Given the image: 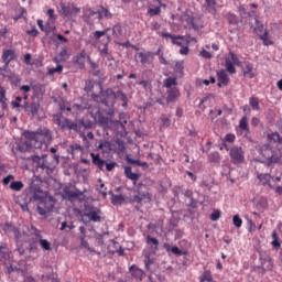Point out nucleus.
<instances>
[{
	"instance_id": "nucleus-5",
	"label": "nucleus",
	"mask_w": 282,
	"mask_h": 282,
	"mask_svg": "<svg viewBox=\"0 0 282 282\" xmlns=\"http://www.w3.org/2000/svg\"><path fill=\"white\" fill-rule=\"evenodd\" d=\"M59 110L63 113H67V116H74V118H78L85 109H87V106L80 105V104H70L68 101H63L58 105Z\"/></svg>"
},
{
	"instance_id": "nucleus-13",
	"label": "nucleus",
	"mask_w": 282,
	"mask_h": 282,
	"mask_svg": "<svg viewBox=\"0 0 282 282\" xmlns=\"http://www.w3.org/2000/svg\"><path fill=\"white\" fill-rule=\"evenodd\" d=\"M22 109H24L25 113H28V116H39V109H41V105L36 104V102H28L24 101V105L22 106Z\"/></svg>"
},
{
	"instance_id": "nucleus-16",
	"label": "nucleus",
	"mask_w": 282,
	"mask_h": 282,
	"mask_svg": "<svg viewBox=\"0 0 282 282\" xmlns=\"http://www.w3.org/2000/svg\"><path fill=\"white\" fill-rule=\"evenodd\" d=\"M84 91L87 94L91 93V96H94V91L95 94H100V91H102V84L88 80L86 82Z\"/></svg>"
},
{
	"instance_id": "nucleus-31",
	"label": "nucleus",
	"mask_w": 282,
	"mask_h": 282,
	"mask_svg": "<svg viewBox=\"0 0 282 282\" xmlns=\"http://www.w3.org/2000/svg\"><path fill=\"white\" fill-rule=\"evenodd\" d=\"M249 105L253 111H261V106L259 105L258 97H251L249 98Z\"/></svg>"
},
{
	"instance_id": "nucleus-17",
	"label": "nucleus",
	"mask_w": 282,
	"mask_h": 282,
	"mask_svg": "<svg viewBox=\"0 0 282 282\" xmlns=\"http://www.w3.org/2000/svg\"><path fill=\"white\" fill-rule=\"evenodd\" d=\"M181 94H180V88L177 87H173L167 89L166 91V102H176L177 98H180Z\"/></svg>"
},
{
	"instance_id": "nucleus-30",
	"label": "nucleus",
	"mask_w": 282,
	"mask_h": 282,
	"mask_svg": "<svg viewBox=\"0 0 282 282\" xmlns=\"http://www.w3.org/2000/svg\"><path fill=\"white\" fill-rule=\"evenodd\" d=\"M4 230H8L9 232H12L15 237V239H20L21 238V231H19V228L13 227L10 224H6L4 225Z\"/></svg>"
},
{
	"instance_id": "nucleus-6",
	"label": "nucleus",
	"mask_w": 282,
	"mask_h": 282,
	"mask_svg": "<svg viewBox=\"0 0 282 282\" xmlns=\"http://www.w3.org/2000/svg\"><path fill=\"white\" fill-rule=\"evenodd\" d=\"M143 188H147V185L142 183L137 186V195L130 198L131 204H149L151 202V194Z\"/></svg>"
},
{
	"instance_id": "nucleus-41",
	"label": "nucleus",
	"mask_w": 282,
	"mask_h": 282,
	"mask_svg": "<svg viewBox=\"0 0 282 282\" xmlns=\"http://www.w3.org/2000/svg\"><path fill=\"white\" fill-rule=\"evenodd\" d=\"M209 162L217 164L221 160V155H219V152H213L208 155Z\"/></svg>"
},
{
	"instance_id": "nucleus-12",
	"label": "nucleus",
	"mask_w": 282,
	"mask_h": 282,
	"mask_svg": "<svg viewBox=\"0 0 282 282\" xmlns=\"http://www.w3.org/2000/svg\"><path fill=\"white\" fill-rule=\"evenodd\" d=\"M84 215L95 224H100L102 221V217L100 216L102 215V212L98 207H90Z\"/></svg>"
},
{
	"instance_id": "nucleus-7",
	"label": "nucleus",
	"mask_w": 282,
	"mask_h": 282,
	"mask_svg": "<svg viewBox=\"0 0 282 282\" xmlns=\"http://www.w3.org/2000/svg\"><path fill=\"white\" fill-rule=\"evenodd\" d=\"M229 158L232 164H243L246 162V151L239 145H234L229 150Z\"/></svg>"
},
{
	"instance_id": "nucleus-61",
	"label": "nucleus",
	"mask_w": 282,
	"mask_h": 282,
	"mask_svg": "<svg viewBox=\"0 0 282 282\" xmlns=\"http://www.w3.org/2000/svg\"><path fill=\"white\" fill-rule=\"evenodd\" d=\"M72 153H76L77 151H83V147L78 143L72 144L69 147Z\"/></svg>"
},
{
	"instance_id": "nucleus-55",
	"label": "nucleus",
	"mask_w": 282,
	"mask_h": 282,
	"mask_svg": "<svg viewBox=\"0 0 282 282\" xmlns=\"http://www.w3.org/2000/svg\"><path fill=\"white\" fill-rule=\"evenodd\" d=\"M129 163H130V164H135L137 166H145V167H149V163L142 162V161H140V160L130 159V160H129Z\"/></svg>"
},
{
	"instance_id": "nucleus-10",
	"label": "nucleus",
	"mask_w": 282,
	"mask_h": 282,
	"mask_svg": "<svg viewBox=\"0 0 282 282\" xmlns=\"http://www.w3.org/2000/svg\"><path fill=\"white\" fill-rule=\"evenodd\" d=\"M134 58L137 63H141V65H151L153 61H155V53L151 51L138 52Z\"/></svg>"
},
{
	"instance_id": "nucleus-19",
	"label": "nucleus",
	"mask_w": 282,
	"mask_h": 282,
	"mask_svg": "<svg viewBox=\"0 0 282 282\" xmlns=\"http://www.w3.org/2000/svg\"><path fill=\"white\" fill-rule=\"evenodd\" d=\"M124 175L128 180H131L133 182V186H135V184H138V181L140 180V174L133 173V171L129 166L124 169Z\"/></svg>"
},
{
	"instance_id": "nucleus-8",
	"label": "nucleus",
	"mask_w": 282,
	"mask_h": 282,
	"mask_svg": "<svg viewBox=\"0 0 282 282\" xmlns=\"http://www.w3.org/2000/svg\"><path fill=\"white\" fill-rule=\"evenodd\" d=\"M0 262L7 265L8 272H12V251L7 243L0 245Z\"/></svg>"
},
{
	"instance_id": "nucleus-56",
	"label": "nucleus",
	"mask_w": 282,
	"mask_h": 282,
	"mask_svg": "<svg viewBox=\"0 0 282 282\" xmlns=\"http://www.w3.org/2000/svg\"><path fill=\"white\" fill-rule=\"evenodd\" d=\"M98 14H104L106 19H111L112 14L109 12V9L102 7L100 11H98Z\"/></svg>"
},
{
	"instance_id": "nucleus-34",
	"label": "nucleus",
	"mask_w": 282,
	"mask_h": 282,
	"mask_svg": "<svg viewBox=\"0 0 282 282\" xmlns=\"http://www.w3.org/2000/svg\"><path fill=\"white\" fill-rule=\"evenodd\" d=\"M36 237H39L40 239V246L42 248V250H52V243H50V241L42 239L41 235L36 234Z\"/></svg>"
},
{
	"instance_id": "nucleus-57",
	"label": "nucleus",
	"mask_w": 282,
	"mask_h": 282,
	"mask_svg": "<svg viewBox=\"0 0 282 282\" xmlns=\"http://www.w3.org/2000/svg\"><path fill=\"white\" fill-rule=\"evenodd\" d=\"M235 140H237V137H235V134L232 133H228L225 135L224 142H228L229 144H232Z\"/></svg>"
},
{
	"instance_id": "nucleus-11",
	"label": "nucleus",
	"mask_w": 282,
	"mask_h": 282,
	"mask_svg": "<svg viewBox=\"0 0 282 282\" xmlns=\"http://www.w3.org/2000/svg\"><path fill=\"white\" fill-rule=\"evenodd\" d=\"M36 209L39 215L45 217L47 213H52V210L54 209V202L46 197L41 204L37 205Z\"/></svg>"
},
{
	"instance_id": "nucleus-58",
	"label": "nucleus",
	"mask_w": 282,
	"mask_h": 282,
	"mask_svg": "<svg viewBox=\"0 0 282 282\" xmlns=\"http://www.w3.org/2000/svg\"><path fill=\"white\" fill-rule=\"evenodd\" d=\"M59 61H67V58H69V54L67 53L66 48H63L59 54Z\"/></svg>"
},
{
	"instance_id": "nucleus-63",
	"label": "nucleus",
	"mask_w": 282,
	"mask_h": 282,
	"mask_svg": "<svg viewBox=\"0 0 282 282\" xmlns=\"http://www.w3.org/2000/svg\"><path fill=\"white\" fill-rule=\"evenodd\" d=\"M117 98H119V100H121L122 102H127V94L122 93V90H119L117 94H116Z\"/></svg>"
},
{
	"instance_id": "nucleus-50",
	"label": "nucleus",
	"mask_w": 282,
	"mask_h": 282,
	"mask_svg": "<svg viewBox=\"0 0 282 282\" xmlns=\"http://www.w3.org/2000/svg\"><path fill=\"white\" fill-rule=\"evenodd\" d=\"M110 42H111V37L108 35L107 36V43L104 45V48L100 50V56L101 57L106 56L107 54H109V45H108V43H110Z\"/></svg>"
},
{
	"instance_id": "nucleus-4",
	"label": "nucleus",
	"mask_w": 282,
	"mask_h": 282,
	"mask_svg": "<svg viewBox=\"0 0 282 282\" xmlns=\"http://www.w3.org/2000/svg\"><path fill=\"white\" fill-rule=\"evenodd\" d=\"M116 98H118L116 91H113V89L111 88H108L106 90H102L101 88V91L93 93L94 102H101V105H105L106 107H115Z\"/></svg>"
},
{
	"instance_id": "nucleus-27",
	"label": "nucleus",
	"mask_w": 282,
	"mask_h": 282,
	"mask_svg": "<svg viewBox=\"0 0 282 282\" xmlns=\"http://www.w3.org/2000/svg\"><path fill=\"white\" fill-rule=\"evenodd\" d=\"M163 87L166 89H173V87H177V78L175 77H167L163 82Z\"/></svg>"
},
{
	"instance_id": "nucleus-23",
	"label": "nucleus",
	"mask_w": 282,
	"mask_h": 282,
	"mask_svg": "<svg viewBox=\"0 0 282 282\" xmlns=\"http://www.w3.org/2000/svg\"><path fill=\"white\" fill-rule=\"evenodd\" d=\"M130 273L134 279H139V281H142V276H144V271L135 264L130 267Z\"/></svg>"
},
{
	"instance_id": "nucleus-1",
	"label": "nucleus",
	"mask_w": 282,
	"mask_h": 282,
	"mask_svg": "<svg viewBox=\"0 0 282 282\" xmlns=\"http://www.w3.org/2000/svg\"><path fill=\"white\" fill-rule=\"evenodd\" d=\"M24 143H18L12 152L19 151L25 153L28 149H39L40 151H47L50 144H52V131L48 128L41 127L36 131H25Z\"/></svg>"
},
{
	"instance_id": "nucleus-48",
	"label": "nucleus",
	"mask_w": 282,
	"mask_h": 282,
	"mask_svg": "<svg viewBox=\"0 0 282 282\" xmlns=\"http://www.w3.org/2000/svg\"><path fill=\"white\" fill-rule=\"evenodd\" d=\"M219 219H221V210L215 209V210L210 214V220H212V221H219Z\"/></svg>"
},
{
	"instance_id": "nucleus-43",
	"label": "nucleus",
	"mask_w": 282,
	"mask_h": 282,
	"mask_svg": "<svg viewBox=\"0 0 282 282\" xmlns=\"http://www.w3.org/2000/svg\"><path fill=\"white\" fill-rule=\"evenodd\" d=\"M268 31H264L262 35L259 36L260 41H262L263 45H273V42L270 40Z\"/></svg>"
},
{
	"instance_id": "nucleus-20",
	"label": "nucleus",
	"mask_w": 282,
	"mask_h": 282,
	"mask_svg": "<svg viewBox=\"0 0 282 282\" xmlns=\"http://www.w3.org/2000/svg\"><path fill=\"white\" fill-rule=\"evenodd\" d=\"M112 34L116 39H124L127 36V32H124L121 24H115L112 26Z\"/></svg>"
},
{
	"instance_id": "nucleus-59",
	"label": "nucleus",
	"mask_w": 282,
	"mask_h": 282,
	"mask_svg": "<svg viewBox=\"0 0 282 282\" xmlns=\"http://www.w3.org/2000/svg\"><path fill=\"white\" fill-rule=\"evenodd\" d=\"M46 14L52 23L56 22V14H54V9H48Z\"/></svg>"
},
{
	"instance_id": "nucleus-29",
	"label": "nucleus",
	"mask_w": 282,
	"mask_h": 282,
	"mask_svg": "<svg viewBox=\"0 0 282 282\" xmlns=\"http://www.w3.org/2000/svg\"><path fill=\"white\" fill-rule=\"evenodd\" d=\"M59 14L63 17H73L72 7L65 6V3H59Z\"/></svg>"
},
{
	"instance_id": "nucleus-52",
	"label": "nucleus",
	"mask_w": 282,
	"mask_h": 282,
	"mask_svg": "<svg viewBox=\"0 0 282 282\" xmlns=\"http://www.w3.org/2000/svg\"><path fill=\"white\" fill-rule=\"evenodd\" d=\"M107 32H109V29H105L104 31H95L94 37L96 41H99V39H102V36L107 35Z\"/></svg>"
},
{
	"instance_id": "nucleus-36",
	"label": "nucleus",
	"mask_w": 282,
	"mask_h": 282,
	"mask_svg": "<svg viewBox=\"0 0 282 282\" xmlns=\"http://www.w3.org/2000/svg\"><path fill=\"white\" fill-rule=\"evenodd\" d=\"M111 203L116 206V205H120L122 206V204H124V196L122 194L120 195H112L111 197Z\"/></svg>"
},
{
	"instance_id": "nucleus-33",
	"label": "nucleus",
	"mask_w": 282,
	"mask_h": 282,
	"mask_svg": "<svg viewBox=\"0 0 282 282\" xmlns=\"http://www.w3.org/2000/svg\"><path fill=\"white\" fill-rule=\"evenodd\" d=\"M199 282H213V273L208 270L204 271L202 275L198 278Z\"/></svg>"
},
{
	"instance_id": "nucleus-45",
	"label": "nucleus",
	"mask_w": 282,
	"mask_h": 282,
	"mask_svg": "<svg viewBox=\"0 0 282 282\" xmlns=\"http://www.w3.org/2000/svg\"><path fill=\"white\" fill-rule=\"evenodd\" d=\"M46 197H47V196H45V195L43 194V192H35L34 195H33L34 202H39V205H40L42 202H45V198H46Z\"/></svg>"
},
{
	"instance_id": "nucleus-25",
	"label": "nucleus",
	"mask_w": 282,
	"mask_h": 282,
	"mask_svg": "<svg viewBox=\"0 0 282 282\" xmlns=\"http://www.w3.org/2000/svg\"><path fill=\"white\" fill-rule=\"evenodd\" d=\"M89 55H87V52L82 51L79 54L75 56V64L79 65V67H85V58L88 59Z\"/></svg>"
},
{
	"instance_id": "nucleus-15",
	"label": "nucleus",
	"mask_w": 282,
	"mask_h": 282,
	"mask_svg": "<svg viewBox=\"0 0 282 282\" xmlns=\"http://www.w3.org/2000/svg\"><path fill=\"white\" fill-rule=\"evenodd\" d=\"M6 111H8V98L6 97V88L0 85V118L6 116Z\"/></svg>"
},
{
	"instance_id": "nucleus-47",
	"label": "nucleus",
	"mask_w": 282,
	"mask_h": 282,
	"mask_svg": "<svg viewBox=\"0 0 282 282\" xmlns=\"http://www.w3.org/2000/svg\"><path fill=\"white\" fill-rule=\"evenodd\" d=\"M161 13H162V8H160V7L150 8V9L148 10V14H149L150 17H158V14H161Z\"/></svg>"
},
{
	"instance_id": "nucleus-21",
	"label": "nucleus",
	"mask_w": 282,
	"mask_h": 282,
	"mask_svg": "<svg viewBox=\"0 0 282 282\" xmlns=\"http://www.w3.org/2000/svg\"><path fill=\"white\" fill-rule=\"evenodd\" d=\"M2 61L4 63V67H8L12 61H14V52L11 50H7L2 54Z\"/></svg>"
},
{
	"instance_id": "nucleus-32",
	"label": "nucleus",
	"mask_w": 282,
	"mask_h": 282,
	"mask_svg": "<svg viewBox=\"0 0 282 282\" xmlns=\"http://www.w3.org/2000/svg\"><path fill=\"white\" fill-rule=\"evenodd\" d=\"M269 142H278V144H282V137L279 132H273L268 134Z\"/></svg>"
},
{
	"instance_id": "nucleus-26",
	"label": "nucleus",
	"mask_w": 282,
	"mask_h": 282,
	"mask_svg": "<svg viewBox=\"0 0 282 282\" xmlns=\"http://www.w3.org/2000/svg\"><path fill=\"white\" fill-rule=\"evenodd\" d=\"M243 76L254 78V66L251 63H246L243 68Z\"/></svg>"
},
{
	"instance_id": "nucleus-44",
	"label": "nucleus",
	"mask_w": 282,
	"mask_h": 282,
	"mask_svg": "<svg viewBox=\"0 0 282 282\" xmlns=\"http://www.w3.org/2000/svg\"><path fill=\"white\" fill-rule=\"evenodd\" d=\"M239 127L242 131H250V128L248 127V117H242L240 119Z\"/></svg>"
},
{
	"instance_id": "nucleus-54",
	"label": "nucleus",
	"mask_w": 282,
	"mask_h": 282,
	"mask_svg": "<svg viewBox=\"0 0 282 282\" xmlns=\"http://www.w3.org/2000/svg\"><path fill=\"white\" fill-rule=\"evenodd\" d=\"M161 36L163 39H171L172 41H173V39H184V36H182V35H173V34L166 33V32H162Z\"/></svg>"
},
{
	"instance_id": "nucleus-24",
	"label": "nucleus",
	"mask_w": 282,
	"mask_h": 282,
	"mask_svg": "<svg viewBox=\"0 0 282 282\" xmlns=\"http://www.w3.org/2000/svg\"><path fill=\"white\" fill-rule=\"evenodd\" d=\"M31 159L34 162V164H36L37 169H47V164L45 162L44 155H42V158L39 155H34V156H31Z\"/></svg>"
},
{
	"instance_id": "nucleus-51",
	"label": "nucleus",
	"mask_w": 282,
	"mask_h": 282,
	"mask_svg": "<svg viewBox=\"0 0 282 282\" xmlns=\"http://www.w3.org/2000/svg\"><path fill=\"white\" fill-rule=\"evenodd\" d=\"M232 223L236 228H241V226H243V220L239 217V215L234 216Z\"/></svg>"
},
{
	"instance_id": "nucleus-49",
	"label": "nucleus",
	"mask_w": 282,
	"mask_h": 282,
	"mask_svg": "<svg viewBox=\"0 0 282 282\" xmlns=\"http://www.w3.org/2000/svg\"><path fill=\"white\" fill-rule=\"evenodd\" d=\"M50 76H53V74H63V65L58 64L56 67L48 68Z\"/></svg>"
},
{
	"instance_id": "nucleus-35",
	"label": "nucleus",
	"mask_w": 282,
	"mask_h": 282,
	"mask_svg": "<svg viewBox=\"0 0 282 282\" xmlns=\"http://www.w3.org/2000/svg\"><path fill=\"white\" fill-rule=\"evenodd\" d=\"M98 149L102 153H107V151H111V143L109 141H100Z\"/></svg>"
},
{
	"instance_id": "nucleus-53",
	"label": "nucleus",
	"mask_w": 282,
	"mask_h": 282,
	"mask_svg": "<svg viewBox=\"0 0 282 282\" xmlns=\"http://www.w3.org/2000/svg\"><path fill=\"white\" fill-rule=\"evenodd\" d=\"M98 122L99 124H101V127H109L110 120H109V117L100 116L98 118Z\"/></svg>"
},
{
	"instance_id": "nucleus-37",
	"label": "nucleus",
	"mask_w": 282,
	"mask_h": 282,
	"mask_svg": "<svg viewBox=\"0 0 282 282\" xmlns=\"http://www.w3.org/2000/svg\"><path fill=\"white\" fill-rule=\"evenodd\" d=\"M147 245L151 246V248H154V250H158V246H160V241L156 238L148 236L147 237Z\"/></svg>"
},
{
	"instance_id": "nucleus-38",
	"label": "nucleus",
	"mask_w": 282,
	"mask_h": 282,
	"mask_svg": "<svg viewBox=\"0 0 282 282\" xmlns=\"http://www.w3.org/2000/svg\"><path fill=\"white\" fill-rule=\"evenodd\" d=\"M23 186H24L23 182L21 181H13L10 184L11 191H15V192L23 191Z\"/></svg>"
},
{
	"instance_id": "nucleus-39",
	"label": "nucleus",
	"mask_w": 282,
	"mask_h": 282,
	"mask_svg": "<svg viewBox=\"0 0 282 282\" xmlns=\"http://www.w3.org/2000/svg\"><path fill=\"white\" fill-rule=\"evenodd\" d=\"M226 19L230 25H237V23H239V19L235 13H227Z\"/></svg>"
},
{
	"instance_id": "nucleus-14",
	"label": "nucleus",
	"mask_w": 282,
	"mask_h": 282,
	"mask_svg": "<svg viewBox=\"0 0 282 282\" xmlns=\"http://www.w3.org/2000/svg\"><path fill=\"white\" fill-rule=\"evenodd\" d=\"M257 180H259L260 184L262 186H268L269 188H274V185H272V176L270 173H261L257 171Z\"/></svg>"
},
{
	"instance_id": "nucleus-28",
	"label": "nucleus",
	"mask_w": 282,
	"mask_h": 282,
	"mask_svg": "<svg viewBox=\"0 0 282 282\" xmlns=\"http://www.w3.org/2000/svg\"><path fill=\"white\" fill-rule=\"evenodd\" d=\"M163 248L164 250H166V252H172V254H177L178 257H182V254H184V252L177 247H171V243H164Z\"/></svg>"
},
{
	"instance_id": "nucleus-2",
	"label": "nucleus",
	"mask_w": 282,
	"mask_h": 282,
	"mask_svg": "<svg viewBox=\"0 0 282 282\" xmlns=\"http://www.w3.org/2000/svg\"><path fill=\"white\" fill-rule=\"evenodd\" d=\"M260 155L265 159L267 166H272V164H281L282 153L281 150L272 148L270 144H264L260 149Z\"/></svg>"
},
{
	"instance_id": "nucleus-42",
	"label": "nucleus",
	"mask_w": 282,
	"mask_h": 282,
	"mask_svg": "<svg viewBox=\"0 0 282 282\" xmlns=\"http://www.w3.org/2000/svg\"><path fill=\"white\" fill-rule=\"evenodd\" d=\"M20 91L23 93V99L28 100V98H30V96L28 94H30V91H32V87L29 85H23L20 87Z\"/></svg>"
},
{
	"instance_id": "nucleus-60",
	"label": "nucleus",
	"mask_w": 282,
	"mask_h": 282,
	"mask_svg": "<svg viewBox=\"0 0 282 282\" xmlns=\"http://www.w3.org/2000/svg\"><path fill=\"white\" fill-rule=\"evenodd\" d=\"M139 85L143 86V89H145V91H151V82L141 80L139 82Z\"/></svg>"
},
{
	"instance_id": "nucleus-64",
	"label": "nucleus",
	"mask_w": 282,
	"mask_h": 282,
	"mask_svg": "<svg viewBox=\"0 0 282 282\" xmlns=\"http://www.w3.org/2000/svg\"><path fill=\"white\" fill-rule=\"evenodd\" d=\"M66 195H67L68 197L76 198V197H78V195H82V193H80L79 191H77V192L67 191V192H66Z\"/></svg>"
},
{
	"instance_id": "nucleus-46",
	"label": "nucleus",
	"mask_w": 282,
	"mask_h": 282,
	"mask_svg": "<svg viewBox=\"0 0 282 282\" xmlns=\"http://www.w3.org/2000/svg\"><path fill=\"white\" fill-rule=\"evenodd\" d=\"M207 3V8L212 14H215L217 12V9L215 6H217V2L215 0H205Z\"/></svg>"
},
{
	"instance_id": "nucleus-40",
	"label": "nucleus",
	"mask_w": 282,
	"mask_h": 282,
	"mask_svg": "<svg viewBox=\"0 0 282 282\" xmlns=\"http://www.w3.org/2000/svg\"><path fill=\"white\" fill-rule=\"evenodd\" d=\"M40 282H59L58 279L54 278V274H42Z\"/></svg>"
},
{
	"instance_id": "nucleus-9",
	"label": "nucleus",
	"mask_w": 282,
	"mask_h": 282,
	"mask_svg": "<svg viewBox=\"0 0 282 282\" xmlns=\"http://www.w3.org/2000/svg\"><path fill=\"white\" fill-rule=\"evenodd\" d=\"M235 65H241L239 57L234 52L229 53V56L225 58V67L228 74H237Z\"/></svg>"
},
{
	"instance_id": "nucleus-18",
	"label": "nucleus",
	"mask_w": 282,
	"mask_h": 282,
	"mask_svg": "<svg viewBox=\"0 0 282 282\" xmlns=\"http://www.w3.org/2000/svg\"><path fill=\"white\" fill-rule=\"evenodd\" d=\"M216 77L218 83H221L223 85L230 84V77H228V73L225 69L217 70Z\"/></svg>"
},
{
	"instance_id": "nucleus-62",
	"label": "nucleus",
	"mask_w": 282,
	"mask_h": 282,
	"mask_svg": "<svg viewBox=\"0 0 282 282\" xmlns=\"http://www.w3.org/2000/svg\"><path fill=\"white\" fill-rule=\"evenodd\" d=\"M23 100V97H15V100L12 101V106L15 107V108H19V107H22L23 108V105H21V101Z\"/></svg>"
},
{
	"instance_id": "nucleus-22",
	"label": "nucleus",
	"mask_w": 282,
	"mask_h": 282,
	"mask_svg": "<svg viewBox=\"0 0 282 282\" xmlns=\"http://www.w3.org/2000/svg\"><path fill=\"white\" fill-rule=\"evenodd\" d=\"M90 158H93V164H95V166H97L100 171L105 169L106 161L100 159V154L90 153Z\"/></svg>"
},
{
	"instance_id": "nucleus-3",
	"label": "nucleus",
	"mask_w": 282,
	"mask_h": 282,
	"mask_svg": "<svg viewBox=\"0 0 282 282\" xmlns=\"http://www.w3.org/2000/svg\"><path fill=\"white\" fill-rule=\"evenodd\" d=\"M57 124L61 129H67L75 133H83V129H91V123H85L84 119H78L76 121H72L68 118H65L64 120L57 119Z\"/></svg>"
}]
</instances>
